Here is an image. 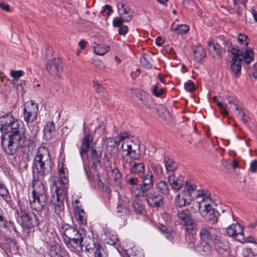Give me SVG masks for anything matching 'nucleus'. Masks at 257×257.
<instances>
[{
    "instance_id": "09e8293b",
    "label": "nucleus",
    "mask_w": 257,
    "mask_h": 257,
    "mask_svg": "<svg viewBox=\"0 0 257 257\" xmlns=\"http://www.w3.org/2000/svg\"><path fill=\"white\" fill-rule=\"evenodd\" d=\"M203 252L208 254L210 252L211 248L208 244L207 241L202 242L198 246Z\"/></svg>"
},
{
    "instance_id": "412c9836",
    "label": "nucleus",
    "mask_w": 257,
    "mask_h": 257,
    "mask_svg": "<svg viewBox=\"0 0 257 257\" xmlns=\"http://www.w3.org/2000/svg\"><path fill=\"white\" fill-rule=\"evenodd\" d=\"M200 214L205 220L211 221L213 223L217 221L218 216L219 215L218 211L213 208V206L205 210H201Z\"/></svg>"
},
{
    "instance_id": "9d476101",
    "label": "nucleus",
    "mask_w": 257,
    "mask_h": 257,
    "mask_svg": "<svg viewBox=\"0 0 257 257\" xmlns=\"http://www.w3.org/2000/svg\"><path fill=\"white\" fill-rule=\"evenodd\" d=\"M196 197L201 200L194 202L193 205L198 208L200 213L201 210H205L213 206L214 202L210 197V194L205 193L202 190L198 191Z\"/></svg>"
},
{
    "instance_id": "4468645a",
    "label": "nucleus",
    "mask_w": 257,
    "mask_h": 257,
    "mask_svg": "<svg viewBox=\"0 0 257 257\" xmlns=\"http://www.w3.org/2000/svg\"><path fill=\"white\" fill-rule=\"evenodd\" d=\"M116 212L117 216L123 220H126L127 218L130 214L127 198L123 197L118 200Z\"/></svg>"
},
{
    "instance_id": "72a5a7b5",
    "label": "nucleus",
    "mask_w": 257,
    "mask_h": 257,
    "mask_svg": "<svg viewBox=\"0 0 257 257\" xmlns=\"http://www.w3.org/2000/svg\"><path fill=\"white\" fill-rule=\"evenodd\" d=\"M59 179L63 184H67L69 182L68 171L67 168L62 164L61 167L58 170Z\"/></svg>"
},
{
    "instance_id": "79ce46f5",
    "label": "nucleus",
    "mask_w": 257,
    "mask_h": 257,
    "mask_svg": "<svg viewBox=\"0 0 257 257\" xmlns=\"http://www.w3.org/2000/svg\"><path fill=\"white\" fill-rule=\"evenodd\" d=\"M131 191L132 196L135 197L136 199H138V198L140 196L145 197V195L146 194V191H143L141 186L139 188L137 186H133L131 187Z\"/></svg>"
},
{
    "instance_id": "4d7b16f0",
    "label": "nucleus",
    "mask_w": 257,
    "mask_h": 257,
    "mask_svg": "<svg viewBox=\"0 0 257 257\" xmlns=\"http://www.w3.org/2000/svg\"><path fill=\"white\" fill-rule=\"evenodd\" d=\"M158 89L159 88L158 86L154 85L152 90L153 93L157 97L160 96L164 93V90L163 89Z\"/></svg>"
},
{
    "instance_id": "393cba45",
    "label": "nucleus",
    "mask_w": 257,
    "mask_h": 257,
    "mask_svg": "<svg viewBox=\"0 0 257 257\" xmlns=\"http://www.w3.org/2000/svg\"><path fill=\"white\" fill-rule=\"evenodd\" d=\"M240 61L238 60L236 56H234L231 58L230 68L232 73V74L235 77L238 76L241 70V65Z\"/></svg>"
},
{
    "instance_id": "680f3d73",
    "label": "nucleus",
    "mask_w": 257,
    "mask_h": 257,
    "mask_svg": "<svg viewBox=\"0 0 257 257\" xmlns=\"http://www.w3.org/2000/svg\"><path fill=\"white\" fill-rule=\"evenodd\" d=\"M105 144L106 147H109L112 148H114V138H106Z\"/></svg>"
},
{
    "instance_id": "774afa93",
    "label": "nucleus",
    "mask_w": 257,
    "mask_h": 257,
    "mask_svg": "<svg viewBox=\"0 0 257 257\" xmlns=\"http://www.w3.org/2000/svg\"><path fill=\"white\" fill-rule=\"evenodd\" d=\"M257 169V160H254L250 163V170L252 172H255Z\"/></svg>"
},
{
    "instance_id": "e433bc0d",
    "label": "nucleus",
    "mask_w": 257,
    "mask_h": 257,
    "mask_svg": "<svg viewBox=\"0 0 257 257\" xmlns=\"http://www.w3.org/2000/svg\"><path fill=\"white\" fill-rule=\"evenodd\" d=\"M141 63L143 66L147 68L152 67L153 59L152 57L148 54H144L140 58Z\"/></svg>"
},
{
    "instance_id": "5fc2aeb1",
    "label": "nucleus",
    "mask_w": 257,
    "mask_h": 257,
    "mask_svg": "<svg viewBox=\"0 0 257 257\" xmlns=\"http://www.w3.org/2000/svg\"><path fill=\"white\" fill-rule=\"evenodd\" d=\"M60 249L59 246L52 245L51 253L52 255L58 257L60 254Z\"/></svg>"
},
{
    "instance_id": "6e6552de",
    "label": "nucleus",
    "mask_w": 257,
    "mask_h": 257,
    "mask_svg": "<svg viewBox=\"0 0 257 257\" xmlns=\"http://www.w3.org/2000/svg\"><path fill=\"white\" fill-rule=\"evenodd\" d=\"M212 242L215 249L224 257H228L230 251L229 243L222 236L214 235Z\"/></svg>"
},
{
    "instance_id": "473e14b6",
    "label": "nucleus",
    "mask_w": 257,
    "mask_h": 257,
    "mask_svg": "<svg viewBox=\"0 0 257 257\" xmlns=\"http://www.w3.org/2000/svg\"><path fill=\"white\" fill-rule=\"evenodd\" d=\"M194 58L195 61L200 62L206 56V53L202 47L198 46L193 50Z\"/></svg>"
},
{
    "instance_id": "a878e982",
    "label": "nucleus",
    "mask_w": 257,
    "mask_h": 257,
    "mask_svg": "<svg viewBox=\"0 0 257 257\" xmlns=\"http://www.w3.org/2000/svg\"><path fill=\"white\" fill-rule=\"evenodd\" d=\"M208 49L213 58L219 59L221 55V51L219 45L214 42H210L208 44Z\"/></svg>"
},
{
    "instance_id": "c9c22d12",
    "label": "nucleus",
    "mask_w": 257,
    "mask_h": 257,
    "mask_svg": "<svg viewBox=\"0 0 257 257\" xmlns=\"http://www.w3.org/2000/svg\"><path fill=\"white\" fill-rule=\"evenodd\" d=\"M130 136V134L127 132H124L120 134L114 138V147L116 146H118L120 143H123L126 144V142L128 140Z\"/></svg>"
},
{
    "instance_id": "6ab92c4d",
    "label": "nucleus",
    "mask_w": 257,
    "mask_h": 257,
    "mask_svg": "<svg viewBox=\"0 0 257 257\" xmlns=\"http://www.w3.org/2000/svg\"><path fill=\"white\" fill-rule=\"evenodd\" d=\"M177 221L182 225H188L193 222L191 213L188 209H184L178 211L176 214Z\"/></svg>"
},
{
    "instance_id": "423d86ee",
    "label": "nucleus",
    "mask_w": 257,
    "mask_h": 257,
    "mask_svg": "<svg viewBox=\"0 0 257 257\" xmlns=\"http://www.w3.org/2000/svg\"><path fill=\"white\" fill-rule=\"evenodd\" d=\"M17 220L23 228H32L39 223L38 217L34 213L22 210L18 211Z\"/></svg>"
},
{
    "instance_id": "cd10ccee",
    "label": "nucleus",
    "mask_w": 257,
    "mask_h": 257,
    "mask_svg": "<svg viewBox=\"0 0 257 257\" xmlns=\"http://www.w3.org/2000/svg\"><path fill=\"white\" fill-rule=\"evenodd\" d=\"M212 230L211 227L207 226H204L201 228L199 233L201 239L203 240L204 241H208L210 239L212 240L213 236L214 235L212 234Z\"/></svg>"
},
{
    "instance_id": "0e129e2a",
    "label": "nucleus",
    "mask_w": 257,
    "mask_h": 257,
    "mask_svg": "<svg viewBox=\"0 0 257 257\" xmlns=\"http://www.w3.org/2000/svg\"><path fill=\"white\" fill-rule=\"evenodd\" d=\"M121 164L124 169H125L127 167V164H129L128 160L124 155L121 156Z\"/></svg>"
},
{
    "instance_id": "58836bf2",
    "label": "nucleus",
    "mask_w": 257,
    "mask_h": 257,
    "mask_svg": "<svg viewBox=\"0 0 257 257\" xmlns=\"http://www.w3.org/2000/svg\"><path fill=\"white\" fill-rule=\"evenodd\" d=\"M106 238L105 239L106 243L111 245H116L117 242V238L115 234L108 232L106 233Z\"/></svg>"
},
{
    "instance_id": "3c124183",
    "label": "nucleus",
    "mask_w": 257,
    "mask_h": 257,
    "mask_svg": "<svg viewBox=\"0 0 257 257\" xmlns=\"http://www.w3.org/2000/svg\"><path fill=\"white\" fill-rule=\"evenodd\" d=\"M151 169L154 173L160 176L163 174V168L160 165L152 164Z\"/></svg>"
},
{
    "instance_id": "c756f323",
    "label": "nucleus",
    "mask_w": 257,
    "mask_h": 257,
    "mask_svg": "<svg viewBox=\"0 0 257 257\" xmlns=\"http://www.w3.org/2000/svg\"><path fill=\"white\" fill-rule=\"evenodd\" d=\"M142 104L148 108H151L154 106V101L152 96L148 94H141V97L139 98Z\"/></svg>"
},
{
    "instance_id": "0eeeda50",
    "label": "nucleus",
    "mask_w": 257,
    "mask_h": 257,
    "mask_svg": "<svg viewBox=\"0 0 257 257\" xmlns=\"http://www.w3.org/2000/svg\"><path fill=\"white\" fill-rule=\"evenodd\" d=\"M39 105L33 101H27L24 105L23 115L27 123L33 122L38 116Z\"/></svg>"
},
{
    "instance_id": "4be33fe9",
    "label": "nucleus",
    "mask_w": 257,
    "mask_h": 257,
    "mask_svg": "<svg viewBox=\"0 0 257 257\" xmlns=\"http://www.w3.org/2000/svg\"><path fill=\"white\" fill-rule=\"evenodd\" d=\"M168 181L172 189L178 191L183 186V180L181 176L177 177L175 174H169Z\"/></svg>"
},
{
    "instance_id": "f257e3e1",
    "label": "nucleus",
    "mask_w": 257,
    "mask_h": 257,
    "mask_svg": "<svg viewBox=\"0 0 257 257\" xmlns=\"http://www.w3.org/2000/svg\"><path fill=\"white\" fill-rule=\"evenodd\" d=\"M6 123L2 124L1 131L6 134H9L7 137L3 136L1 144L4 151L9 155H15L19 147H29L33 143L32 139H27L24 136L23 123L18 120L12 121V117L8 115Z\"/></svg>"
},
{
    "instance_id": "39448f33",
    "label": "nucleus",
    "mask_w": 257,
    "mask_h": 257,
    "mask_svg": "<svg viewBox=\"0 0 257 257\" xmlns=\"http://www.w3.org/2000/svg\"><path fill=\"white\" fill-rule=\"evenodd\" d=\"M66 196V191L63 188L58 187H56L55 192L52 195L50 205L54 208L55 213L58 215H60L64 210L63 201Z\"/></svg>"
},
{
    "instance_id": "7ed1b4c3",
    "label": "nucleus",
    "mask_w": 257,
    "mask_h": 257,
    "mask_svg": "<svg viewBox=\"0 0 257 257\" xmlns=\"http://www.w3.org/2000/svg\"><path fill=\"white\" fill-rule=\"evenodd\" d=\"M33 187L32 196L30 198L31 207L37 211H41L46 205L45 187L41 181L37 180L34 182Z\"/></svg>"
},
{
    "instance_id": "603ef678",
    "label": "nucleus",
    "mask_w": 257,
    "mask_h": 257,
    "mask_svg": "<svg viewBox=\"0 0 257 257\" xmlns=\"http://www.w3.org/2000/svg\"><path fill=\"white\" fill-rule=\"evenodd\" d=\"M184 87L186 90L190 92H192L195 89V84L191 80H189L185 83Z\"/></svg>"
},
{
    "instance_id": "aec40b11",
    "label": "nucleus",
    "mask_w": 257,
    "mask_h": 257,
    "mask_svg": "<svg viewBox=\"0 0 257 257\" xmlns=\"http://www.w3.org/2000/svg\"><path fill=\"white\" fill-rule=\"evenodd\" d=\"M153 174L150 171H148L142 177V183L140 186L142 187L143 191H146L147 193L153 188Z\"/></svg>"
},
{
    "instance_id": "864d4df0",
    "label": "nucleus",
    "mask_w": 257,
    "mask_h": 257,
    "mask_svg": "<svg viewBox=\"0 0 257 257\" xmlns=\"http://www.w3.org/2000/svg\"><path fill=\"white\" fill-rule=\"evenodd\" d=\"M11 74L14 81H18V79L23 75L24 72L22 70L12 71Z\"/></svg>"
},
{
    "instance_id": "c85d7f7f",
    "label": "nucleus",
    "mask_w": 257,
    "mask_h": 257,
    "mask_svg": "<svg viewBox=\"0 0 257 257\" xmlns=\"http://www.w3.org/2000/svg\"><path fill=\"white\" fill-rule=\"evenodd\" d=\"M55 132V125L54 122L53 121L47 122L44 128L45 137L48 139H51Z\"/></svg>"
},
{
    "instance_id": "e2e57ef3",
    "label": "nucleus",
    "mask_w": 257,
    "mask_h": 257,
    "mask_svg": "<svg viewBox=\"0 0 257 257\" xmlns=\"http://www.w3.org/2000/svg\"><path fill=\"white\" fill-rule=\"evenodd\" d=\"M127 31L128 27L126 26L120 27L118 30L119 34L121 35H125L127 33Z\"/></svg>"
},
{
    "instance_id": "f03ea898",
    "label": "nucleus",
    "mask_w": 257,
    "mask_h": 257,
    "mask_svg": "<svg viewBox=\"0 0 257 257\" xmlns=\"http://www.w3.org/2000/svg\"><path fill=\"white\" fill-rule=\"evenodd\" d=\"M52 166L48 150L44 147H40L33 161V172L37 174L39 179L43 180L50 173Z\"/></svg>"
},
{
    "instance_id": "49530a36",
    "label": "nucleus",
    "mask_w": 257,
    "mask_h": 257,
    "mask_svg": "<svg viewBox=\"0 0 257 257\" xmlns=\"http://www.w3.org/2000/svg\"><path fill=\"white\" fill-rule=\"evenodd\" d=\"M196 187L193 184H191L190 182L186 181L185 188L182 191H185V193H188L191 195L192 193L195 190Z\"/></svg>"
},
{
    "instance_id": "ddd939ff",
    "label": "nucleus",
    "mask_w": 257,
    "mask_h": 257,
    "mask_svg": "<svg viewBox=\"0 0 257 257\" xmlns=\"http://www.w3.org/2000/svg\"><path fill=\"white\" fill-rule=\"evenodd\" d=\"M62 64L58 58H54L48 61L46 65L47 71L52 76L60 77L62 72Z\"/></svg>"
},
{
    "instance_id": "37998d69",
    "label": "nucleus",
    "mask_w": 257,
    "mask_h": 257,
    "mask_svg": "<svg viewBox=\"0 0 257 257\" xmlns=\"http://www.w3.org/2000/svg\"><path fill=\"white\" fill-rule=\"evenodd\" d=\"M132 206L136 213L141 214L142 213L143 206L141 201L139 199H135L133 200Z\"/></svg>"
},
{
    "instance_id": "b1692460",
    "label": "nucleus",
    "mask_w": 257,
    "mask_h": 257,
    "mask_svg": "<svg viewBox=\"0 0 257 257\" xmlns=\"http://www.w3.org/2000/svg\"><path fill=\"white\" fill-rule=\"evenodd\" d=\"M92 136L88 134L82 139L80 154L82 158L83 154L87 153L90 147V144L92 142Z\"/></svg>"
},
{
    "instance_id": "20e7f679",
    "label": "nucleus",
    "mask_w": 257,
    "mask_h": 257,
    "mask_svg": "<svg viewBox=\"0 0 257 257\" xmlns=\"http://www.w3.org/2000/svg\"><path fill=\"white\" fill-rule=\"evenodd\" d=\"M62 230L64 241L67 246H72L77 250H81L83 245L82 234L75 227L67 224L62 227Z\"/></svg>"
},
{
    "instance_id": "1a4fd4ad",
    "label": "nucleus",
    "mask_w": 257,
    "mask_h": 257,
    "mask_svg": "<svg viewBox=\"0 0 257 257\" xmlns=\"http://www.w3.org/2000/svg\"><path fill=\"white\" fill-rule=\"evenodd\" d=\"M121 148L123 151H126V156H128L132 160H138L140 157V145L135 143L134 142L128 140L124 143L121 144Z\"/></svg>"
},
{
    "instance_id": "f704fd0d",
    "label": "nucleus",
    "mask_w": 257,
    "mask_h": 257,
    "mask_svg": "<svg viewBox=\"0 0 257 257\" xmlns=\"http://www.w3.org/2000/svg\"><path fill=\"white\" fill-rule=\"evenodd\" d=\"M76 216L81 226H85L87 224L86 216L84 210L81 207H78L76 211Z\"/></svg>"
},
{
    "instance_id": "a19ab883",
    "label": "nucleus",
    "mask_w": 257,
    "mask_h": 257,
    "mask_svg": "<svg viewBox=\"0 0 257 257\" xmlns=\"http://www.w3.org/2000/svg\"><path fill=\"white\" fill-rule=\"evenodd\" d=\"M171 29L172 31L176 32L177 34L183 35L189 31V28L186 25H179L175 27L172 26Z\"/></svg>"
},
{
    "instance_id": "7c9ffc66",
    "label": "nucleus",
    "mask_w": 257,
    "mask_h": 257,
    "mask_svg": "<svg viewBox=\"0 0 257 257\" xmlns=\"http://www.w3.org/2000/svg\"><path fill=\"white\" fill-rule=\"evenodd\" d=\"M91 161L92 166L96 168L101 165V153L95 149H92L91 153Z\"/></svg>"
},
{
    "instance_id": "8fccbe9b",
    "label": "nucleus",
    "mask_w": 257,
    "mask_h": 257,
    "mask_svg": "<svg viewBox=\"0 0 257 257\" xmlns=\"http://www.w3.org/2000/svg\"><path fill=\"white\" fill-rule=\"evenodd\" d=\"M238 42L242 46H246L248 44L247 36L244 34H239L238 36Z\"/></svg>"
},
{
    "instance_id": "a211bd4d",
    "label": "nucleus",
    "mask_w": 257,
    "mask_h": 257,
    "mask_svg": "<svg viewBox=\"0 0 257 257\" xmlns=\"http://www.w3.org/2000/svg\"><path fill=\"white\" fill-rule=\"evenodd\" d=\"M117 6L120 17L123 18L125 22L131 21L133 18V12L131 9L122 2H119Z\"/></svg>"
},
{
    "instance_id": "c03bdc74",
    "label": "nucleus",
    "mask_w": 257,
    "mask_h": 257,
    "mask_svg": "<svg viewBox=\"0 0 257 257\" xmlns=\"http://www.w3.org/2000/svg\"><path fill=\"white\" fill-rule=\"evenodd\" d=\"M159 229L160 231H161L162 232H163L167 238H168L169 240L172 241L173 239V235L171 234V232H170L171 229L169 227H167L165 225H164L163 224H161L159 226Z\"/></svg>"
},
{
    "instance_id": "13d9d810",
    "label": "nucleus",
    "mask_w": 257,
    "mask_h": 257,
    "mask_svg": "<svg viewBox=\"0 0 257 257\" xmlns=\"http://www.w3.org/2000/svg\"><path fill=\"white\" fill-rule=\"evenodd\" d=\"M123 22H124L123 18L121 17L116 18L113 19V25L115 27H120L122 25Z\"/></svg>"
},
{
    "instance_id": "5701e85b",
    "label": "nucleus",
    "mask_w": 257,
    "mask_h": 257,
    "mask_svg": "<svg viewBox=\"0 0 257 257\" xmlns=\"http://www.w3.org/2000/svg\"><path fill=\"white\" fill-rule=\"evenodd\" d=\"M138 160H131L129 163L130 171L132 174L140 175L145 172V165Z\"/></svg>"
},
{
    "instance_id": "338daca9",
    "label": "nucleus",
    "mask_w": 257,
    "mask_h": 257,
    "mask_svg": "<svg viewBox=\"0 0 257 257\" xmlns=\"http://www.w3.org/2000/svg\"><path fill=\"white\" fill-rule=\"evenodd\" d=\"M112 173L114 174L115 180L119 179L121 177V174L117 168L113 169Z\"/></svg>"
},
{
    "instance_id": "dca6fc26",
    "label": "nucleus",
    "mask_w": 257,
    "mask_h": 257,
    "mask_svg": "<svg viewBox=\"0 0 257 257\" xmlns=\"http://www.w3.org/2000/svg\"><path fill=\"white\" fill-rule=\"evenodd\" d=\"M192 201V197L185 191H182L175 199L174 204L179 207H183L190 204Z\"/></svg>"
},
{
    "instance_id": "6e6d98bb",
    "label": "nucleus",
    "mask_w": 257,
    "mask_h": 257,
    "mask_svg": "<svg viewBox=\"0 0 257 257\" xmlns=\"http://www.w3.org/2000/svg\"><path fill=\"white\" fill-rule=\"evenodd\" d=\"M10 247L8 248L12 253H16L18 251V247L14 241L11 240L9 244Z\"/></svg>"
},
{
    "instance_id": "f8f14e48",
    "label": "nucleus",
    "mask_w": 257,
    "mask_h": 257,
    "mask_svg": "<svg viewBox=\"0 0 257 257\" xmlns=\"http://www.w3.org/2000/svg\"><path fill=\"white\" fill-rule=\"evenodd\" d=\"M227 234L233 238H235L237 241L241 242H245L246 239L244 237L243 229L238 223H234L230 225L226 228Z\"/></svg>"
},
{
    "instance_id": "de8ad7c7",
    "label": "nucleus",
    "mask_w": 257,
    "mask_h": 257,
    "mask_svg": "<svg viewBox=\"0 0 257 257\" xmlns=\"http://www.w3.org/2000/svg\"><path fill=\"white\" fill-rule=\"evenodd\" d=\"M13 84L15 86L17 91L19 92H23L24 90V87L26 85L25 82L22 80L14 81Z\"/></svg>"
},
{
    "instance_id": "9b49d317",
    "label": "nucleus",
    "mask_w": 257,
    "mask_h": 257,
    "mask_svg": "<svg viewBox=\"0 0 257 257\" xmlns=\"http://www.w3.org/2000/svg\"><path fill=\"white\" fill-rule=\"evenodd\" d=\"M230 53L234 56H236L238 60L248 64L253 59V52L251 49H239L232 47L230 50Z\"/></svg>"
},
{
    "instance_id": "052dcab7",
    "label": "nucleus",
    "mask_w": 257,
    "mask_h": 257,
    "mask_svg": "<svg viewBox=\"0 0 257 257\" xmlns=\"http://www.w3.org/2000/svg\"><path fill=\"white\" fill-rule=\"evenodd\" d=\"M9 191L5 185L0 183V196L3 197L8 196Z\"/></svg>"
},
{
    "instance_id": "bb28decb",
    "label": "nucleus",
    "mask_w": 257,
    "mask_h": 257,
    "mask_svg": "<svg viewBox=\"0 0 257 257\" xmlns=\"http://www.w3.org/2000/svg\"><path fill=\"white\" fill-rule=\"evenodd\" d=\"M164 163L166 170L169 174H174V172L177 169L178 165L176 163L170 158L164 159Z\"/></svg>"
},
{
    "instance_id": "bf43d9fd",
    "label": "nucleus",
    "mask_w": 257,
    "mask_h": 257,
    "mask_svg": "<svg viewBox=\"0 0 257 257\" xmlns=\"http://www.w3.org/2000/svg\"><path fill=\"white\" fill-rule=\"evenodd\" d=\"M93 65L98 70H103L104 69L105 66L104 63L100 60H95L93 62Z\"/></svg>"
},
{
    "instance_id": "2f4dec72",
    "label": "nucleus",
    "mask_w": 257,
    "mask_h": 257,
    "mask_svg": "<svg viewBox=\"0 0 257 257\" xmlns=\"http://www.w3.org/2000/svg\"><path fill=\"white\" fill-rule=\"evenodd\" d=\"M157 190L160 193L167 195L169 194L170 188L168 183L164 181H160L156 184Z\"/></svg>"
},
{
    "instance_id": "ea45409f",
    "label": "nucleus",
    "mask_w": 257,
    "mask_h": 257,
    "mask_svg": "<svg viewBox=\"0 0 257 257\" xmlns=\"http://www.w3.org/2000/svg\"><path fill=\"white\" fill-rule=\"evenodd\" d=\"M109 50V47L104 45H98L94 48V52L97 55L102 56Z\"/></svg>"
},
{
    "instance_id": "69168bd1",
    "label": "nucleus",
    "mask_w": 257,
    "mask_h": 257,
    "mask_svg": "<svg viewBox=\"0 0 257 257\" xmlns=\"http://www.w3.org/2000/svg\"><path fill=\"white\" fill-rule=\"evenodd\" d=\"M138 182L137 178L130 177L127 179V182L133 186H137L136 184Z\"/></svg>"
},
{
    "instance_id": "f3484780",
    "label": "nucleus",
    "mask_w": 257,
    "mask_h": 257,
    "mask_svg": "<svg viewBox=\"0 0 257 257\" xmlns=\"http://www.w3.org/2000/svg\"><path fill=\"white\" fill-rule=\"evenodd\" d=\"M91 243L86 245V250L94 254V257H106V252L102 246L95 244L91 240Z\"/></svg>"
},
{
    "instance_id": "a18cd8bd",
    "label": "nucleus",
    "mask_w": 257,
    "mask_h": 257,
    "mask_svg": "<svg viewBox=\"0 0 257 257\" xmlns=\"http://www.w3.org/2000/svg\"><path fill=\"white\" fill-rule=\"evenodd\" d=\"M184 226H186V231L191 234L192 235L196 233L197 230V225L195 223L194 219H193V222H191V223L188 225H185Z\"/></svg>"
},
{
    "instance_id": "2eb2a0df",
    "label": "nucleus",
    "mask_w": 257,
    "mask_h": 257,
    "mask_svg": "<svg viewBox=\"0 0 257 257\" xmlns=\"http://www.w3.org/2000/svg\"><path fill=\"white\" fill-rule=\"evenodd\" d=\"M145 197L148 204L152 207H158L163 202V196L155 192L146 193Z\"/></svg>"
},
{
    "instance_id": "4c0bfd02",
    "label": "nucleus",
    "mask_w": 257,
    "mask_h": 257,
    "mask_svg": "<svg viewBox=\"0 0 257 257\" xmlns=\"http://www.w3.org/2000/svg\"><path fill=\"white\" fill-rule=\"evenodd\" d=\"M93 84L97 93L102 97L107 99L108 93L104 88L99 84L98 82L93 81Z\"/></svg>"
}]
</instances>
